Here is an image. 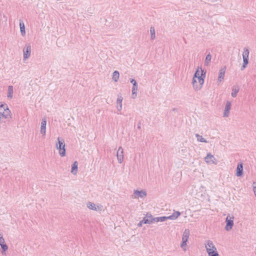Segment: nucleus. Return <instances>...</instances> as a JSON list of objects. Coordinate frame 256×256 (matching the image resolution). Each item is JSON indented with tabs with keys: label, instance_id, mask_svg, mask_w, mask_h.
Wrapping results in <instances>:
<instances>
[{
	"label": "nucleus",
	"instance_id": "nucleus-1",
	"mask_svg": "<svg viewBox=\"0 0 256 256\" xmlns=\"http://www.w3.org/2000/svg\"><path fill=\"white\" fill-rule=\"evenodd\" d=\"M206 75V70L200 68V72L199 67L196 70L193 78L192 85L195 90H199L201 89L204 83V80Z\"/></svg>",
	"mask_w": 256,
	"mask_h": 256
},
{
	"label": "nucleus",
	"instance_id": "nucleus-2",
	"mask_svg": "<svg viewBox=\"0 0 256 256\" xmlns=\"http://www.w3.org/2000/svg\"><path fill=\"white\" fill-rule=\"evenodd\" d=\"M58 143H57L56 144V148L59 150L60 156H66L64 141L63 139L60 140V138H58Z\"/></svg>",
	"mask_w": 256,
	"mask_h": 256
},
{
	"label": "nucleus",
	"instance_id": "nucleus-3",
	"mask_svg": "<svg viewBox=\"0 0 256 256\" xmlns=\"http://www.w3.org/2000/svg\"><path fill=\"white\" fill-rule=\"evenodd\" d=\"M249 50L248 48H244L242 54L243 64L241 67V70H243L248 64Z\"/></svg>",
	"mask_w": 256,
	"mask_h": 256
},
{
	"label": "nucleus",
	"instance_id": "nucleus-4",
	"mask_svg": "<svg viewBox=\"0 0 256 256\" xmlns=\"http://www.w3.org/2000/svg\"><path fill=\"white\" fill-rule=\"evenodd\" d=\"M234 216H230V214L228 215L226 219V225L224 228L226 231H230L232 228L234 226Z\"/></svg>",
	"mask_w": 256,
	"mask_h": 256
},
{
	"label": "nucleus",
	"instance_id": "nucleus-5",
	"mask_svg": "<svg viewBox=\"0 0 256 256\" xmlns=\"http://www.w3.org/2000/svg\"><path fill=\"white\" fill-rule=\"evenodd\" d=\"M190 236V230L188 229H186L183 232L182 237V242L180 244V246L183 248L184 246H186V242L188 240V238Z\"/></svg>",
	"mask_w": 256,
	"mask_h": 256
},
{
	"label": "nucleus",
	"instance_id": "nucleus-6",
	"mask_svg": "<svg viewBox=\"0 0 256 256\" xmlns=\"http://www.w3.org/2000/svg\"><path fill=\"white\" fill-rule=\"evenodd\" d=\"M23 52L24 60H26L30 56L31 53V46L30 44H26L23 50Z\"/></svg>",
	"mask_w": 256,
	"mask_h": 256
},
{
	"label": "nucleus",
	"instance_id": "nucleus-7",
	"mask_svg": "<svg viewBox=\"0 0 256 256\" xmlns=\"http://www.w3.org/2000/svg\"><path fill=\"white\" fill-rule=\"evenodd\" d=\"M130 82L132 84V98H134L136 96V91L138 90V84L134 79H131Z\"/></svg>",
	"mask_w": 256,
	"mask_h": 256
},
{
	"label": "nucleus",
	"instance_id": "nucleus-8",
	"mask_svg": "<svg viewBox=\"0 0 256 256\" xmlns=\"http://www.w3.org/2000/svg\"><path fill=\"white\" fill-rule=\"evenodd\" d=\"M118 161L120 164H121L124 160V150L122 146H120L116 154Z\"/></svg>",
	"mask_w": 256,
	"mask_h": 256
},
{
	"label": "nucleus",
	"instance_id": "nucleus-9",
	"mask_svg": "<svg viewBox=\"0 0 256 256\" xmlns=\"http://www.w3.org/2000/svg\"><path fill=\"white\" fill-rule=\"evenodd\" d=\"M87 207L90 209L96 211H100L102 210V206L100 205L96 206L94 203L88 202L87 204Z\"/></svg>",
	"mask_w": 256,
	"mask_h": 256
},
{
	"label": "nucleus",
	"instance_id": "nucleus-10",
	"mask_svg": "<svg viewBox=\"0 0 256 256\" xmlns=\"http://www.w3.org/2000/svg\"><path fill=\"white\" fill-rule=\"evenodd\" d=\"M232 103L230 101H227L224 108V117H228L230 114V111L231 108Z\"/></svg>",
	"mask_w": 256,
	"mask_h": 256
},
{
	"label": "nucleus",
	"instance_id": "nucleus-11",
	"mask_svg": "<svg viewBox=\"0 0 256 256\" xmlns=\"http://www.w3.org/2000/svg\"><path fill=\"white\" fill-rule=\"evenodd\" d=\"M243 175V164L238 162L236 170V176L238 177L242 176Z\"/></svg>",
	"mask_w": 256,
	"mask_h": 256
},
{
	"label": "nucleus",
	"instance_id": "nucleus-12",
	"mask_svg": "<svg viewBox=\"0 0 256 256\" xmlns=\"http://www.w3.org/2000/svg\"><path fill=\"white\" fill-rule=\"evenodd\" d=\"M226 70V66H224V67L222 68L218 72V82H221L222 81L224 76L225 72Z\"/></svg>",
	"mask_w": 256,
	"mask_h": 256
},
{
	"label": "nucleus",
	"instance_id": "nucleus-13",
	"mask_svg": "<svg viewBox=\"0 0 256 256\" xmlns=\"http://www.w3.org/2000/svg\"><path fill=\"white\" fill-rule=\"evenodd\" d=\"M46 119H42L41 122V126H40V133L42 134V136H44L46 135Z\"/></svg>",
	"mask_w": 256,
	"mask_h": 256
},
{
	"label": "nucleus",
	"instance_id": "nucleus-14",
	"mask_svg": "<svg viewBox=\"0 0 256 256\" xmlns=\"http://www.w3.org/2000/svg\"><path fill=\"white\" fill-rule=\"evenodd\" d=\"M215 158L214 156L212 154L210 153H208L206 156L204 158V160L207 163H212L215 164L214 160H215Z\"/></svg>",
	"mask_w": 256,
	"mask_h": 256
},
{
	"label": "nucleus",
	"instance_id": "nucleus-15",
	"mask_svg": "<svg viewBox=\"0 0 256 256\" xmlns=\"http://www.w3.org/2000/svg\"><path fill=\"white\" fill-rule=\"evenodd\" d=\"M0 116H2L3 118H8L9 116H10V114H11V112L9 108H6L2 110V112H0Z\"/></svg>",
	"mask_w": 256,
	"mask_h": 256
},
{
	"label": "nucleus",
	"instance_id": "nucleus-16",
	"mask_svg": "<svg viewBox=\"0 0 256 256\" xmlns=\"http://www.w3.org/2000/svg\"><path fill=\"white\" fill-rule=\"evenodd\" d=\"M205 246L206 248V252H208V249H212V250H216V248L214 244L212 241L210 240H208L206 242V243L205 244Z\"/></svg>",
	"mask_w": 256,
	"mask_h": 256
},
{
	"label": "nucleus",
	"instance_id": "nucleus-17",
	"mask_svg": "<svg viewBox=\"0 0 256 256\" xmlns=\"http://www.w3.org/2000/svg\"><path fill=\"white\" fill-rule=\"evenodd\" d=\"M240 90V88L238 86H234L232 88V92L231 94L232 97L235 98L236 96Z\"/></svg>",
	"mask_w": 256,
	"mask_h": 256
},
{
	"label": "nucleus",
	"instance_id": "nucleus-18",
	"mask_svg": "<svg viewBox=\"0 0 256 256\" xmlns=\"http://www.w3.org/2000/svg\"><path fill=\"white\" fill-rule=\"evenodd\" d=\"M20 27L22 36H24L26 35L24 24L22 20H20Z\"/></svg>",
	"mask_w": 256,
	"mask_h": 256
},
{
	"label": "nucleus",
	"instance_id": "nucleus-19",
	"mask_svg": "<svg viewBox=\"0 0 256 256\" xmlns=\"http://www.w3.org/2000/svg\"><path fill=\"white\" fill-rule=\"evenodd\" d=\"M78 164L76 161H75L72 165L71 172L74 174H76L78 172Z\"/></svg>",
	"mask_w": 256,
	"mask_h": 256
},
{
	"label": "nucleus",
	"instance_id": "nucleus-20",
	"mask_svg": "<svg viewBox=\"0 0 256 256\" xmlns=\"http://www.w3.org/2000/svg\"><path fill=\"white\" fill-rule=\"evenodd\" d=\"M134 194L140 198H143L146 196V192L143 190L140 191L136 190L134 191Z\"/></svg>",
	"mask_w": 256,
	"mask_h": 256
},
{
	"label": "nucleus",
	"instance_id": "nucleus-21",
	"mask_svg": "<svg viewBox=\"0 0 256 256\" xmlns=\"http://www.w3.org/2000/svg\"><path fill=\"white\" fill-rule=\"evenodd\" d=\"M208 256H219V254L217 252L216 249H208Z\"/></svg>",
	"mask_w": 256,
	"mask_h": 256
},
{
	"label": "nucleus",
	"instance_id": "nucleus-22",
	"mask_svg": "<svg viewBox=\"0 0 256 256\" xmlns=\"http://www.w3.org/2000/svg\"><path fill=\"white\" fill-rule=\"evenodd\" d=\"M208 256H219V254L217 252L216 249H208Z\"/></svg>",
	"mask_w": 256,
	"mask_h": 256
},
{
	"label": "nucleus",
	"instance_id": "nucleus-23",
	"mask_svg": "<svg viewBox=\"0 0 256 256\" xmlns=\"http://www.w3.org/2000/svg\"><path fill=\"white\" fill-rule=\"evenodd\" d=\"M211 58H212V56H211L210 52H209L206 56V59L204 60V65L205 66H208L210 62L211 61Z\"/></svg>",
	"mask_w": 256,
	"mask_h": 256
},
{
	"label": "nucleus",
	"instance_id": "nucleus-24",
	"mask_svg": "<svg viewBox=\"0 0 256 256\" xmlns=\"http://www.w3.org/2000/svg\"><path fill=\"white\" fill-rule=\"evenodd\" d=\"M180 214V212L178 211L174 212L170 216V220H174L176 219Z\"/></svg>",
	"mask_w": 256,
	"mask_h": 256
},
{
	"label": "nucleus",
	"instance_id": "nucleus-25",
	"mask_svg": "<svg viewBox=\"0 0 256 256\" xmlns=\"http://www.w3.org/2000/svg\"><path fill=\"white\" fill-rule=\"evenodd\" d=\"M13 96V86H10L8 87V98H12Z\"/></svg>",
	"mask_w": 256,
	"mask_h": 256
},
{
	"label": "nucleus",
	"instance_id": "nucleus-26",
	"mask_svg": "<svg viewBox=\"0 0 256 256\" xmlns=\"http://www.w3.org/2000/svg\"><path fill=\"white\" fill-rule=\"evenodd\" d=\"M1 246V248L2 249V255H6V251L8 249V246H7L6 243H4V244H2L0 245Z\"/></svg>",
	"mask_w": 256,
	"mask_h": 256
},
{
	"label": "nucleus",
	"instance_id": "nucleus-27",
	"mask_svg": "<svg viewBox=\"0 0 256 256\" xmlns=\"http://www.w3.org/2000/svg\"><path fill=\"white\" fill-rule=\"evenodd\" d=\"M120 74L119 72L117 70L114 71L112 74V79L114 82H117L119 78Z\"/></svg>",
	"mask_w": 256,
	"mask_h": 256
},
{
	"label": "nucleus",
	"instance_id": "nucleus-28",
	"mask_svg": "<svg viewBox=\"0 0 256 256\" xmlns=\"http://www.w3.org/2000/svg\"><path fill=\"white\" fill-rule=\"evenodd\" d=\"M196 137L197 140L198 142H208L205 138H202V136H200V134H196Z\"/></svg>",
	"mask_w": 256,
	"mask_h": 256
},
{
	"label": "nucleus",
	"instance_id": "nucleus-29",
	"mask_svg": "<svg viewBox=\"0 0 256 256\" xmlns=\"http://www.w3.org/2000/svg\"><path fill=\"white\" fill-rule=\"evenodd\" d=\"M150 32L151 34V39L154 40L156 38L155 30L154 27L151 26L150 28Z\"/></svg>",
	"mask_w": 256,
	"mask_h": 256
},
{
	"label": "nucleus",
	"instance_id": "nucleus-30",
	"mask_svg": "<svg viewBox=\"0 0 256 256\" xmlns=\"http://www.w3.org/2000/svg\"><path fill=\"white\" fill-rule=\"evenodd\" d=\"M152 219L148 218V216H146L142 220L145 224H152Z\"/></svg>",
	"mask_w": 256,
	"mask_h": 256
},
{
	"label": "nucleus",
	"instance_id": "nucleus-31",
	"mask_svg": "<svg viewBox=\"0 0 256 256\" xmlns=\"http://www.w3.org/2000/svg\"><path fill=\"white\" fill-rule=\"evenodd\" d=\"M122 100H123V98L121 96H118V98L116 100L117 105L122 106Z\"/></svg>",
	"mask_w": 256,
	"mask_h": 256
},
{
	"label": "nucleus",
	"instance_id": "nucleus-32",
	"mask_svg": "<svg viewBox=\"0 0 256 256\" xmlns=\"http://www.w3.org/2000/svg\"><path fill=\"white\" fill-rule=\"evenodd\" d=\"M167 220H170V216H163L159 217L160 222H164Z\"/></svg>",
	"mask_w": 256,
	"mask_h": 256
},
{
	"label": "nucleus",
	"instance_id": "nucleus-33",
	"mask_svg": "<svg viewBox=\"0 0 256 256\" xmlns=\"http://www.w3.org/2000/svg\"><path fill=\"white\" fill-rule=\"evenodd\" d=\"M8 106L6 104H1L0 105V112L6 109V108H8Z\"/></svg>",
	"mask_w": 256,
	"mask_h": 256
},
{
	"label": "nucleus",
	"instance_id": "nucleus-34",
	"mask_svg": "<svg viewBox=\"0 0 256 256\" xmlns=\"http://www.w3.org/2000/svg\"><path fill=\"white\" fill-rule=\"evenodd\" d=\"M160 222L159 220V217H153V218L152 219V224L154 222Z\"/></svg>",
	"mask_w": 256,
	"mask_h": 256
},
{
	"label": "nucleus",
	"instance_id": "nucleus-35",
	"mask_svg": "<svg viewBox=\"0 0 256 256\" xmlns=\"http://www.w3.org/2000/svg\"><path fill=\"white\" fill-rule=\"evenodd\" d=\"M252 188H253V190L254 192H256V182H254L252 183Z\"/></svg>",
	"mask_w": 256,
	"mask_h": 256
},
{
	"label": "nucleus",
	"instance_id": "nucleus-36",
	"mask_svg": "<svg viewBox=\"0 0 256 256\" xmlns=\"http://www.w3.org/2000/svg\"><path fill=\"white\" fill-rule=\"evenodd\" d=\"M143 224H144V222L143 221V220H140L138 224V227H141L142 226V225Z\"/></svg>",
	"mask_w": 256,
	"mask_h": 256
},
{
	"label": "nucleus",
	"instance_id": "nucleus-37",
	"mask_svg": "<svg viewBox=\"0 0 256 256\" xmlns=\"http://www.w3.org/2000/svg\"><path fill=\"white\" fill-rule=\"evenodd\" d=\"M6 243L4 238H0V245Z\"/></svg>",
	"mask_w": 256,
	"mask_h": 256
},
{
	"label": "nucleus",
	"instance_id": "nucleus-38",
	"mask_svg": "<svg viewBox=\"0 0 256 256\" xmlns=\"http://www.w3.org/2000/svg\"><path fill=\"white\" fill-rule=\"evenodd\" d=\"M146 216H148V218H153V216L150 213H147Z\"/></svg>",
	"mask_w": 256,
	"mask_h": 256
},
{
	"label": "nucleus",
	"instance_id": "nucleus-39",
	"mask_svg": "<svg viewBox=\"0 0 256 256\" xmlns=\"http://www.w3.org/2000/svg\"><path fill=\"white\" fill-rule=\"evenodd\" d=\"M116 108L118 111H120L122 109V106L117 105Z\"/></svg>",
	"mask_w": 256,
	"mask_h": 256
},
{
	"label": "nucleus",
	"instance_id": "nucleus-40",
	"mask_svg": "<svg viewBox=\"0 0 256 256\" xmlns=\"http://www.w3.org/2000/svg\"><path fill=\"white\" fill-rule=\"evenodd\" d=\"M141 128V123L139 122L138 124V128L140 129Z\"/></svg>",
	"mask_w": 256,
	"mask_h": 256
},
{
	"label": "nucleus",
	"instance_id": "nucleus-41",
	"mask_svg": "<svg viewBox=\"0 0 256 256\" xmlns=\"http://www.w3.org/2000/svg\"><path fill=\"white\" fill-rule=\"evenodd\" d=\"M172 111L173 112H177L178 111V108H174L172 109Z\"/></svg>",
	"mask_w": 256,
	"mask_h": 256
},
{
	"label": "nucleus",
	"instance_id": "nucleus-42",
	"mask_svg": "<svg viewBox=\"0 0 256 256\" xmlns=\"http://www.w3.org/2000/svg\"><path fill=\"white\" fill-rule=\"evenodd\" d=\"M0 238H3L2 234L0 232Z\"/></svg>",
	"mask_w": 256,
	"mask_h": 256
},
{
	"label": "nucleus",
	"instance_id": "nucleus-43",
	"mask_svg": "<svg viewBox=\"0 0 256 256\" xmlns=\"http://www.w3.org/2000/svg\"><path fill=\"white\" fill-rule=\"evenodd\" d=\"M255 196H256V192H254Z\"/></svg>",
	"mask_w": 256,
	"mask_h": 256
}]
</instances>
